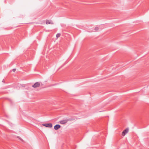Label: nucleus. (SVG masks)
I'll return each mask as SVG.
<instances>
[{"label":"nucleus","mask_w":149,"mask_h":149,"mask_svg":"<svg viewBox=\"0 0 149 149\" xmlns=\"http://www.w3.org/2000/svg\"><path fill=\"white\" fill-rule=\"evenodd\" d=\"M4 80H3V81H2L3 82Z\"/></svg>","instance_id":"9b49d317"},{"label":"nucleus","mask_w":149,"mask_h":149,"mask_svg":"<svg viewBox=\"0 0 149 149\" xmlns=\"http://www.w3.org/2000/svg\"><path fill=\"white\" fill-rule=\"evenodd\" d=\"M70 120H71V119H67L65 120H60L59 121V123L61 124H66L68 121Z\"/></svg>","instance_id":"f257e3e1"},{"label":"nucleus","mask_w":149,"mask_h":149,"mask_svg":"<svg viewBox=\"0 0 149 149\" xmlns=\"http://www.w3.org/2000/svg\"><path fill=\"white\" fill-rule=\"evenodd\" d=\"M4 80H3V81H2L3 82Z\"/></svg>","instance_id":"9d476101"},{"label":"nucleus","mask_w":149,"mask_h":149,"mask_svg":"<svg viewBox=\"0 0 149 149\" xmlns=\"http://www.w3.org/2000/svg\"><path fill=\"white\" fill-rule=\"evenodd\" d=\"M42 125L47 127L51 128L52 127V124L51 123L43 124Z\"/></svg>","instance_id":"7ed1b4c3"},{"label":"nucleus","mask_w":149,"mask_h":149,"mask_svg":"<svg viewBox=\"0 0 149 149\" xmlns=\"http://www.w3.org/2000/svg\"><path fill=\"white\" fill-rule=\"evenodd\" d=\"M46 23L47 24H54L53 22L51 20H46Z\"/></svg>","instance_id":"39448f33"},{"label":"nucleus","mask_w":149,"mask_h":149,"mask_svg":"<svg viewBox=\"0 0 149 149\" xmlns=\"http://www.w3.org/2000/svg\"><path fill=\"white\" fill-rule=\"evenodd\" d=\"M98 29H99V28H98V27H95V31H97L98 30Z\"/></svg>","instance_id":"6e6552de"},{"label":"nucleus","mask_w":149,"mask_h":149,"mask_svg":"<svg viewBox=\"0 0 149 149\" xmlns=\"http://www.w3.org/2000/svg\"><path fill=\"white\" fill-rule=\"evenodd\" d=\"M129 129L128 128H127L125 129L122 132V135L124 136L128 132Z\"/></svg>","instance_id":"f03ea898"},{"label":"nucleus","mask_w":149,"mask_h":149,"mask_svg":"<svg viewBox=\"0 0 149 149\" xmlns=\"http://www.w3.org/2000/svg\"><path fill=\"white\" fill-rule=\"evenodd\" d=\"M61 127V126L59 125H56L54 126V129L57 130Z\"/></svg>","instance_id":"423d86ee"},{"label":"nucleus","mask_w":149,"mask_h":149,"mask_svg":"<svg viewBox=\"0 0 149 149\" xmlns=\"http://www.w3.org/2000/svg\"><path fill=\"white\" fill-rule=\"evenodd\" d=\"M16 70V69H13V72H15Z\"/></svg>","instance_id":"1a4fd4ad"},{"label":"nucleus","mask_w":149,"mask_h":149,"mask_svg":"<svg viewBox=\"0 0 149 149\" xmlns=\"http://www.w3.org/2000/svg\"><path fill=\"white\" fill-rule=\"evenodd\" d=\"M60 36H61V34L60 33H57L56 35V37L57 38H58L60 37Z\"/></svg>","instance_id":"0eeeda50"},{"label":"nucleus","mask_w":149,"mask_h":149,"mask_svg":"<svg viewBox=\"0 0 149 149\" xmlns=\"http://www.w3.org/2000/svg\"><path fill=\"white\" fill-rule=\"evenodd\" d=\"M40 84L38 82L35 83L32 86V87L34 88L38 87L40 86Z\"/></svg>","instance_id":"20e7f679"}]
</instances>
